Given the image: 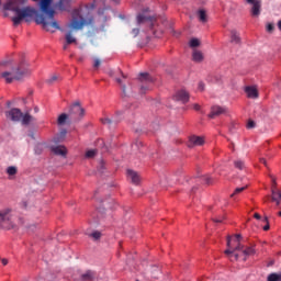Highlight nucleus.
<instances>
[{
  "label": "nucleus",
  "mask_w": 281,
  "mask_h": 281,
  "mask_svg": "<svg viewBox=\"0 0 281 281\" xmlns=\"http://www.w3.org/2000/svg\"><path fill=\"white\" fill-rule=\"evenodd\" d=\"M37 1L38 9L34 7H24L27 0H7L2 5L7 12H14L11 19L14 26L21 25V21L25 23H36L42 25L43 30L50 32L49 27L60 30V24L56 20V10L54 9V0H33Z\"/></svg>",
  "instance_id": "obj_1"
},
{
  "label": "nucleus",
  "mask_w": 281,
  "mask_h": 281,
  "mask_svg": "<svg viewBox=\"0 0 281 281\" xmlns=\"http://www.w3.org/2000/svg\"><path fill=\"white\" fill-rule=\"evenodd\" d=\"M32 71L30 70V64L27 61L22 60L18 67L12 68V71L2 72V78H4L5 82L10 85L13 80H23L25 76H30Z\"/></svg>",
  "instance_id": "obj_2"
},
{
  "label": "nucleus",
  "mask_w": 281,
  "mask_h": 281,
  "mask_svg": "<svg viewBox=\"0 0 281 281\" xmlns=\"http://www.w3.org/2000/svg\"><path fill=\"white\" fill-rule=\"evenodd\" d=\"M69 116L72 122H80L85 117V109L80 105V101H76L70 105Z\"/></svg>",
  "instance_id": "obj_3"
},
{
  "label": "nucleus",
  "mask_w": 281,
  "mask_h": 281,
  "mask_svg": "<svg viewBox=\"0 0 281 281\" xmlns=\"http://www.w3.org/2000/svg\"><path fill=\"white\" fill-rule=\"evenodd\" d=\"M138 82H140L139 93L144 95L146 91L150 89L149 85H153L154 79L150 77L148 72H140L137 78Z\"/></svg>",
  "instance_id": "obj_4"
},
{
  "label": "nucleus",
  "mask_w": 281,
  "mask_h": 281,
  "mask_svg": "<svg viewBox=\"0 0 281 281\" xmlns=\"http://www.w3.org/2000/svg\"><path fill=\"white\" fill-rule=\"evenodd\" d=\"M10 212H11L10 209L0 211L1 229H12L14 227V222H12V215H10Z\"/></svg>",
  "instance_id": "obj_5"
},
{
  "label": "nucleus",
  "mask_w": 281,
  "mask_h": 281,
  "mask_svg": "<svg viewBox=\"0 0 281 281\" xmlns=\"http://www.w3.org/2000/svg\"><path fill=\"white\" fill-rule=\"evenodd\" d=\"M95 25V21L93 20V18H90L88 20L81 19V20H76L74 19L70 23V27L71 30H82V27H85V25Z\"/></svg>",
  "instance_id": "obj_6"
},
{
  "label": "nucleus",
  "mask_w": 281,
  "mask_h": 281,
  "mask_svg": "<svg viewBox=\"0 0 281 281\" xmlns=\"http://www.w3.org/2000/svg\"><path fill=\"white\" fill-rule=\"evenodd\" d=\"M5 117L11 120V122H21L23 117V112L19 108H13L5 112Z\"/></svg>",
  "instance_id": "obj_7"
},
{
  "label": "nucleus",
  "mask_w": 281,
  "mask_h": 281,
  "mask_svg": "<svg viewBox=\"0 0 281 281\" xmlns=\"http://www.w3.org/2000/svg\"><path fill=\"white\" fill-rule=\"evenodd\" d=\"M146 12H150L149 8L143 9V13H138L136 16V24L142 25L144 23H150V27L153 29V16L145 15Z\"/></svg>",
  "instance_id": "obj_8"
},
{
  "label": "nucleus",
  "mask_w": 281,
  "mask_h": 281,
  "mask_svg": "<svg viewBox=\"0 0 281 281\" xmlns=\"http://www.w3.org/2000/svg\"><path fill=\"white\" fill-rule=\"evenodd\" d=\"M246 3L252 5L250 12L252 16H260V10L262 8V0H246Z\"/></svg>",
  "instance_id": "obj_9"
},
{
  "label": "nucleus",
  "mask_w": 281,
  "mask_h": 281,
  "mask_svg": "<svg viewBox=\"0 0 281 281\" xmlns=\"http://www.w3.org/2000/svg\"><path fill=\"white\" fill-rule=\"evenodd\" d=\"M175 100H177V102H181L182 104H187V102L190 101V93H188V91L184 89L178 90L175 94Z\"/></svg>",
  "instance_id": "obj_10"
},
{
  "label": "nucleus",
  "mask_w": 281,
  "mask_h": 281,
  "mask_svg": "<svg viewBox=\"0 0 281 281\" xmlns=\"http://www.w3.org/2000/svg\"><path fill=\"white\" fill-rule=\"evenodd\" d=\"M205 144V140L201 136H191L189 138L188 147L194 148V146H203Z\"/></svg>",
  "instance_id": "obj_11"
},
{
  "label": "nucleus",
  "mask_w": 281,
  "mask_h": 281,
  "mask_svg": "<svg viewBox=\"0 0 281 281\" xmlns=\"http://www.w3.org/2000/svg\"><path fill=\"white\" fill-rule=\"evenodd\" d=\"M127 177H128V179H131V181L134 186H139L142 178L139 177V173H137V171L127 169Z\"/></svg>",
  "instance_id": "obj_12"
},
{
  "label": "nucleus",
  "mask_w": 281,
  "mask_h": 281,
  "mask_svg": "<svg viewBox=\"0 0 281 281\" xmlns=\"http://www.w3.org/2000/svg\"><path fill=\"white\" fill-rule=\"evenodd\" d=\"M52 153L54 155L60 156V157H67V148L65 146L59 145V146H53L50 147Z\"/></svg>",
  "instance_id": "obj_13"
},
{
  "label": "nucleus",
  "mask_w": 281,
  "mask_h": 281,
  "mask_svg": "<svg viewBox=\"0 0 281 281\" xmlns=\"http://www.w3.org/2000/svg\"><path fill=\"white\" fill-rule=\"evenodd\" d=\"M123 114H124V112L117 111L113 120L105 117V119H101V122H102V124H108L109 126H111V124H113V123L119 124V122H120L119 117H120V115H123Z\"/></svg>",
  "instance_id": "obj_14"
},
{
  "label": "nucleus",
  "mask_w": 281,
  "mask_h": 281,
  "mask_svg": "<svg viewBox=\"0 0 281 281\" xmlns=\"http://www.w3.org/2000/svg\"><path fill=\"white\" fill-rule=\"evenodd\" d=\"M225 113V109L218 105H214L211 109V113L209 114V117L213 120V117H217V115H223Z\"/></svg>",
  "instance_id": "obj_15"
},
{
  "label": "nucleus",
  "mask_w": 281,
  "mask_h": 281,
  "mask_svg": "<svg viewBox=\"0 0 281 281\" xmlns=\"http://www.w3.org/2000/svg\"><path fill=\"white\" fill-rule=\"evenodd\" d=\"M272 183L274 186L271 189L272 201H274V203H280V198L278 196V194H280V191H278V189H276V186H278V183L276 182L274 178H272Z\"/></svg>",
  "instance_id": "obj_16"
},
{
  "label": "nucleus",
  "mask_w": 281,
  "mask_h": 281,
  "mask_svg": "<svg viewBox=\"0 0 281 281\" xmlns=\"http://www.w3.org/2000/svg\"><path fill=\"white\" fill-rule=\"evenodd\" d=\"M245 91H246L248 98H251L252 100H256V98H258V89H256L251 86H248L245 88Z\"/></svg>",
  "instance_id": "obj_17"
},
{
  "label": "nucleus",
  "mask_w": 281,
  "mask_h": 281,
  "mask_svg": "<svg viewBox=\"0 0 281 281\" xmlns=\"http://www.w3.org/2000/svg\"><path fill=\"white\" fill-rule=\"evenodd\" d=\"M82 281H92L95 280V272L92 270H87L86 273L81 274Z\"/></svg>",
  "instance_id": "obj_18"
},
{
  "label": "nucleus",
  "mask_w": 281,
  "mask_h": 281,
  "mask_svg": "<svg viewBox=\"0 0 281 281\" xmlns=\"http://www.w3.org/2000/svg\"><path fill=\"white\" fill-rule=\"evenodd\" d=\"M231 43H234L235 45H240V35L236 30L231 31Z\"/></svg>",
  "instance_id": "obj_19"
},
{
  "label": "nucleus",
  "mask_w": 281,
  "mask_h": 281,
  "mask_svg": "<svg viewBox=\"0 0 281 281\" xmlns=\"http://www.w3.org/2000/svg\"><path fill=\"white\" fill-rule=\"evenodd\" d=\"M69 115L67 113H61L57 119V124L59 126H65L67 124V120H69Z\"/></svg>",
  "instance_id": "obj_20"
},
{
  "label": "nucleus",
  "mask_w": 281,
  "mask_h": 281,
  "mask_svg": "<svg viewBox=\"0 0 281 281\" xmlns=\"http://www.w3.org/2000/svg\"><path fill=\"white\" fill-rule=\"evenodd\" d=\"M97 147L101 148L102 153H109V146H106V143H104V139L102 138L97 140Z\"/></svg>",
  "instance_id": "obj_21"
},
{
  "label": "nucleus",
  "mask_w": 281,
  "mask_h": 281,
  "mask_svg": "<svg viewBox=\"0 0 281 281\" xmlns=\"http://www.w3.org/2000/svg\"><path fill=\"white\" fill-rule=\"evenodd\" d=\"M267 281H281V272H272L268 274Z\"/></svg>",
  "instance_id": "obj_22"
},
{
  "label": "nucleus",
  "mask_w": 281,
  "mask_h": 281,
  "mask_svg": "<svg viewBox=\"0 0 281 281\" xmlns=\"http://www.w3.org/2000/svg\"><path fill=\"white\" fill-rule=\"evenodd\" d=\"M192 58H193L194 63H202L203 61V53H201V50H195L192 54Z\"/></svg>",
  "instance_id": "obj_23"
},
{
  "label": "nucleus",
  "mask_w": 281,
  "mask_h": 281,
  "mask_svg": "<svg viewBox=\"0 0 281 281\" xmlns=\"http://www.w3.org/2000/svg\"><path fill=\"white\" fill-rule=\"evenodd\" d=\"M115 80H116L117 85L121 86L123 98H128V93L126 92V85L122 83L121 78H115Z\"/></svg>",
  "instance_id": "obj_24"
},
{
  "label": "nucleus",
  "mask_w": 281,
  "mask_h": 281,
  "mask_svg": "<svg viewBox=\"0 0 281 281\" xmlns=\"http://www.w3.org/2000/svg\"><path fill=\"white\" fill-rule=\"evenodd\" d=\"M65 38H66L67 45H71V44H74V43H77L76 37H74V36L71 35V31H69L68 33H66Z\"/></svg>",
  "instance_id": "obj_25"
},
{
  "label": "nucleus",
  "mask_w": 281,
  "mask_h": 281,
  "mask_svg": "<svg viewBox=\"0 0 281 281\" xmlns=\"http://www.w3.org/2000/svg\"><path fill=\"white\" fill-rule=\"evenodd\" d=\"M53 8H54V10H56V8H57V10H59V12H65V10H67V8L65 7V0H59Z\"/></svg>",
  "instance_id": "obj_26"
},
{
  "label": "nucleus",
  "mask_w": 281,
  "mask_h": 281,
  "mask_svg": "<svg viewBox=\"0 0 281 281\" xmlns=\"http://www.w3.org/2000/svg\"><path fill=\"white\" fill-rule=\"evenodd\" d=\"M22 124L24 125V126H29V124H30V122H32V115H30V114H23L22 113Z\"/></svg>",
  "instance_id": "obj_27"
},
{
  "label": "nucleus",
  "mask_w": 281,
  "mask_h": 281,
  "mask_svg": "<svg viewBox=\"0 0 281 281\" xmlns=\"http://www.w3.org/2000/svg\"><path fill=\"white\" fill-rule=\"evenodd\" d=\"M103 30L104 24H102L100 27H92V30L88 32V35L94 36V34H99V32H102Z\"/></svg>",
  "instance_id": "obj_28"
},
{
  "label": "nucleus",
  "mask_w": 281,
  "mask_h": 281,
  "mask_svg": "<svg viewBox=\"0 0 281 281\" xmlns=\"http://www.w3.org/2000/svg\"><path fill=\"white\" fill-rule=\"evenodd\" d=\"M244 256H254L256 254V249L252 246L247 247L243 250Z\"/></svg>",
  "instance_id": "obj_29"
},
{
  "label": "nucleus",
  "mask_w": 281,
  "mask_h": 281,
  "mask_svg": "<svg viewBox=\"0 0 281 281\" xmlns=\"http://www.w3.org/2000/svg\"><path fill=\"white\" fill-rule=\"evenodd\" d=\"M199 20L202 23H205L207 21V14L205 13V10H200L199 11Z\"/></svg>",
  "instance_id": "obj_30"
},
{
  "label": "nucleus",
  "mask_w": 281,
  "mask_h": 281,
  "mask_svg": "<svg viewBox=\"0 0 281 281\" xmlns=\"http://www.w3.org/2000/svg\"><path fill=\"white\" fill-rule=\"evenodd\" d=\"M16 172H18V169L14 166H10V167L7 168V173L10 177H14V175H16Z\"/></svg>",
  "instance_id": "obj_31"
},
{
  "label": "nucleus",
  "mask_w": 281,
  "mask_h": 281,
  "mask_svg": "<svg viewBox=\"0 0 281 281\" xmlns=\"http://www.w3.org/2000/svg\"><path fill=\"white\" fill-rule=\"evenodd\" d=\"M95 155H98V150H97V149H89V150L86 153L87 159H92V157H95Z\"/></svg>",
  "instance_id": "obj_32"
},
{
  "label": "nucleus",
  "mask_w": 281,
  "mask_h": 281,
  "mask_svg": "<svg viewBox=\"0 0 281 281\" xmlns=\"http://www.w3.org/2000/svg\"><path fill=\"white\" fill-rule=\"evenodd\" d=\"M90 236L94 239V240H100V238H102V233L99 231H94L90 234Z\"/></svg>",
  "instance_id": "obj_33"
},
{
  "label": "nucleus",
  "mask_w": 281,
  "mask_h": 281,
  "mask_svg": "<svg viewBox=\"0 0 281 281\" xmlns=\"http://www.w3.org/2000/svg\"><path fill=\"white\" fill-rule=\"evenodd\" d=\"M65 137H67V131L64 128L59 133V137H57V142H65Z\"/></svg>",
  "instance_id": "obj_34"
},
{
  "label": "nucleus",
  "mask_w": 281,
  "mask_h": 281,
  "mask_svg": "<svg viewBox=\"0 0 281 281\" xmlns=\"http://www.w3.org/2000/svg\"><path fill=\"white\" fill-rule=\"evenodd\" d=\"M234 166L235 168H237L238 170H243L245 168V162H243V160H235L234 161Z\"/></svg>",
  "instance_id": "obj_35"
},
{
  "label": "nucleus",
  "mask_w": 281,
  "mask_h": 281,
  "mask_svg": "<svg viewBox=\"0 0 281 281\" xmlns=\"http://www.w3.org/2000/svg\"><path fill=\"white\" fill-rule=\"evenodd\" d=\"M34 153H35V155H42L43 154V145L42 144L35 145Z\"/></svg>",
  "instance_id": "obj_36"
},
{
  "label": "nucleus",
  "mask_w": 281,
  "mask_h": 281,
  "mask_svg": "<svg viewBox=\"0 0 281 281\" xmlns=\"http://www.w3.org/2000/svg\"><path fill=\"white\" fill-rule=\"evenodd\" d=\"M189 45L190 47H199L201 45V42H199V38H191Z\"/></svg>",
  "instance_id": "obj_37"
},
{
  "label": "nucleus",
  "mask_w": 281,
  "mask_h": 281,
  "mask_svg": "<svg viewBox=\"0 0 281 281\" xmlns=\"http://www.w3.org/2000/svg\"><path fill=\"white\" fill-rule=\"evenodd\" d=\"M266 30L269 32V34H271L276 30V25L273 23H268L266 25Z\"/></svg>",
  "instance_id": "obj_38"
},
{
  "label": "nucleus",
  "mask_w": 281,
  "mask_h": 281,
  "mask_svg": "<svg viewBox=\"0 0 281 281\" xmlns=\"http://www.w3.org/2000/svg\"><path fill=\"white\" fill-rule=\"evenodd\" d=\"M244 190H247V187L236 188L234 193L231 196H234L236 194H240V192H244Z\"/></svg>",
  "instance_id": "obj_39"
},
{
  "label": "nucleus",
  "mask_w": 281,
  "mask_h": 281,
  "mask_svg": "<svg viewBox=\"0 0 281 281\" xmlns=\"http://www.w3.org/2000/svg\"><path fill=\"white\" fill-rule=\"evenodd\" d=\"M56 80H58V76L53 75L49 79H47V85H54V82H56Z\"/></svg>",
  "instance_id": "obj_40"
},
{
  "label": "nucleus",
  "mask_w": 281,
  "mask_h": 281,
  "mask_svg": "<svg viewBox=\"0 0 281 281\" xmlns=\"http://www.w3.org/2000/svg\"><path fill=\"white\" fill-rule=\"evenodd\" d=\"M201 181H203V183H206V186H210L212 183V178L204 176L201 178Z\"/></svg>",
  "instance_id": "obj_41"
},
{
  "label": "nucleus",
  "mask_w": 281,
  "mask_h": 281,
  "mask_svg": "<svg viewBox=\"0 0 281 281\" xmlns=\"http://www.w3.org/2000/svg\"><path fill=\"white\" fill-rule=\"evenodd\" d=\"M153 269H154L155 273L151 276V278L157 280V278H159V268L157 266H153Z\"/></svg>",
  "instance_id": "obj_42"
},
{
  "label": "nucleus",
  "mask_w": 281,
  "mask_h": 281,
  "mask_svg": "<svg viewBox=\"0 0 281 281\" xmlns=\"http://www.w3.org/2000/svg\"><path fill=\"white\" fill-rule=\"evenodd\" d=\"M234 251H245V245L238 243L237 246L234 248Z\"/></svg>",
  "instance_id": "obj_43"
},
{
  "label": "nucleus",
  "mask_w": 281,
  "mask_h": 281,
  "mask_svg": "<svg viewBox=\"0 0 281 281\" xmlns=\"http://www.w3.org/2000/svg\"><path fill=\"white\" fill-rule=\"evenodd\" d=\"M263 221L267 223V225L263 226V232H269V218L268 217H265Z\"/></svg>",
  "instance_id": "obj_44"
},
{
  "label": "nucleus",
  "mask_w": 281,
  "mask_h": 281,
  "mask_svg": "<svg viewBox=\"0 0 281 281\" xmlns=\"http://www.w3.org/2000/svg\"><path fill=\"white\" fill-rule=\"evenodd\" d=\"M198 89H199V91H205V83L203 81H200Z\"/></svg>",
  "instance_id": "obj_45"
},
{
  "label": "nucleus",
  "mask_w": 281,
  "mask_h": 281,
  "mask_svg": "<svg viewBox=\"0 0 281 281\" xmlns=\"http://www.w3.org/2000/svg\"><path fill=\"white\" fill-rule=\"evenodd\" d=\"M247 128H256V122L249 121L247 124Z\"/></svg>",
  "instance_id": "obj_46"
},
{
  "label": "nucleus",
  "mask_w": 281,
  "mask_h": 281,
  "mask_svg": "<svg viewBox=\"0 0 281 281\" xmlns=\"http://www.w3.org/2000/svg\"><path fill=\"white\" fill-rule=\"evenodd\" d=\"M132 34L134 35V38L139 36V29H133Z\"/></svg>",
  "instance_id": "obj_47"
},
{
  "label": "nucleus",
  "mask_w": 281,
  "mask_h": 281,
  "mask_svg": "<svg viewBox=\"0 0 281 281\" xmlns=\"http://www.w3.org/2000/svg\"><path fill=\"white\" fill-rule=\"evenodd\" d=\"M101 172H103L104 170V160H101L100 161V169H99Z\"/></svg>",
  "instance_id": "obj_48"
},
{
  "label": "nucleus",
  "mask_w": 281,
  "mask_h": 281,
  "mask_svg": "<svg viewBox=\"0 0 281 281\" xmlns=\"http://www.w3.org/2000/svg\"><path fill=\"white\" fill-rule=\"evenodd\" d=\"M193 109H194V111H201V105L195 103V104H193Z\"/></svg>",
  "instance_id": "obj_49"
},
{
  "label": "nucleus",
  "mask_w": 281,
  "mask_h": 281,
  "mask_svg": "<svg viewBox=\"0 0 281 281\" xmlns=\"http://www.w3.org/2000/svg\"><path fill=\"white\" fill-rule=\"evenodd\" d=\"M254 218H256L257 221H260V218H262V216H260V214H258V213H255Z\"/></svg>",
  "instance_id": "obj_50"
},
{
  "label": "nucleus",
  "mask_w": 281,
  "mask_h": 281,
  "mask_svg": "<svg viewBox=\"0 0 281 281\" xmlns=\"http://www.w3.org/2000/svg\"><path fill=\"white\" fill-rule=\"evenodd\" d=\"M225 254H226V256H229V255L234 254V250H232V249H226V250H225Z\"/></svg>",
  "instance_id": "obj_51"
},
{
  "label": "nucleus",
  "mask_w": 281,
  "mask_h": 281,
  "mask_svg": "<svg viewBox=\"0 0 281 281\" xmlns=\"http://www.w3.org/2000/svg\"><path fill=\"white\" fill-rule=\"evenodd\" d=\"M259 161H260V164H263V166H267V159L260 158Z\"/></svg>",
  "instance_id": "obj_52"
},
{
  "label": "nucleus",
  "mask_w": 281,
  "mask_h": 281,
  "mask_svg": "<svg viewBox=\"0 0 281 281\" xmlns=\"http://www.w3.org/2000/svg\"><path fill=\"white\" fill-rule=\"evenodd\" d=\"M94 67H100V59L94 60Z\"/></svg>",
  "instance_id": "obj_53"
},
{
  "label": "nucleus",
  "mask_w": 281,
  "mask_h": 281,
  "mask_svg": "<svg viewBox=\"0 0 281 281\" xmlns=\"http://www.w3.org/2000/svg\"><path fill=\"white\" fill-rule=\"evenodd\" d=\"M1 262H2L3 267H5V266L8 265V259L3 258V259L1 260Z\"/></svg>",
  "instance_id": "obj_54"
},
{
  "label": "nucleus",
  "mask_w": 281,
  "mask_h": 281,
  "mask_svg": "<svg viewBox=\"0 0 281 281\" xmlns=\"http://www.w3.org/2000/svg\"><path fill=\"white\" fill-rule=\"evenodd\" d=\"M214 223H223V218H214Z\"/></svg>",
  "instance_id": "obj_55"
},
{
  "label": "nucleus",
  "mask_w": 281,
  "mask_h": 281,
  "mask_svg": "<svg viewBox=\"0 0 281 281\" xmlns=\"http://www.w3.org/2000/svg\"><path fill=\"white\" fill-rule=\"evenodd\" d=\"M119 71H120V74H121L122 78H124V79L128 78V76H127V75H125L124 72H122V70H119Z\"/></svg>",
  "instance_id": "obj_56"
},
{
  "label": "nucleus",
  "mask_w": 281,
  "mask_h": 281,
  "mask_svg": "<svg viewBox=\"0 0 281 281\" xmlns=\"http://www.w3.org/2000/svg\"><path fill=\"white\" fill-rule=\"evenodd\" d=\"M229 245H232V237H227V247H229Z\"/></svg>",
  "instance_id": "obj_57"
},
{
  "label": "nucleus",
  "mask_w": 281,
  "mask_h": 281,
  "mask_svg": "<svg viewBox=\"0 0 281 281\" xmlns=\"http://www.w3.org/2000/svg\"><path fill=\"white\" fill-rule=\"evenodd\" d=\"M69 45H70V44H67V42H66V43L64 44V46H63V49H65V50L68 49Z\"/></svg>",
  "instance_id": "obj_58"
},
{
  "label": "nucleus",
  "mask_w": 281,
  "mask_h": 281,
  "mask_svg": "<svg viewBox=\"0 0 281 281\" xmlns=\"http://www.w3.org/2000/svg\"><path fill=\"white\" fill-rule=\"evenodd\" d=\"M277 25H278V29H279L280 32H281V19L278 21Z\"/></svg>",
  "instance_id": "obj_59"
},
{
  "label": "nucleus",
  "mask_w": 281,
  "mask_h": 281,
  "mask_svg": "<svg viewBox=\"0 0 281 281\" xmlns=\"http://www.w3.org/2000/svg\"><path fill=\"white\" fill-rule=\"evenodd\" d=\"M235 237H236L237 240H240L241 235H240V234H237V235H235Z\"/></svg>",
  "instance_id": "obj_60"
},
{
  "label": "nucleus",
  "mask_w": 281,
  "mask_h": 281,
  "mask_svg": "<svg viewBox=\"0 0 281 281\" xmlns=\"http://www.w3.org/2000/svg\"><path fill=\"white\" fill-rule=\"evenodd\" d=\"M235 260H238V254L234 255Z\"/></svg>",
  "instance_id": "obj_61"
},
{
  "label": "nucleus",
  "mask_w": 281,
  "mask_h": 281,
  "mask_svg": "<svg viewBox=\"0 0 281 281\" xmlns=\"http://www.w3.org/2000/svg\"><path fill=\"white\" fill-rule=\"evenodd\" d=\"M279 200L281 201V191L278 193Z\"/></svg>",
  "instance_id": "obj_62"
},
{
  "label": "nucleus",
  "mask_w": 281,
  "mask_h": 281,
  "mask_svg": "<svg viewBox=\"0 0 281 281\" xmlns=\"http://www.w3.org/2000/svg\"><path fill=\"white\" fill-rule=\"evenodd\" d=\"M12 103L10 101L7 102V106H10Z\"/></svg>",
  "instance_id": "obj_63"
},
{
  "label": "nucleus",
  "mask_w": 281,
  "mask_h": 281,
  "mask_svg": "<svg viewBox=\"0 0 281 281\" xmlns=\"http://www.w3.org/2000/svg\"><path fill=\"white\" fill-rule=\"evenodd\" d=\"M279 216H281V211L279 212Z\"/></svg>",
  "instance_id": "obj_64"
}]
</instances>
